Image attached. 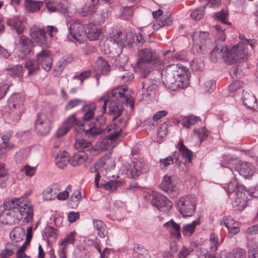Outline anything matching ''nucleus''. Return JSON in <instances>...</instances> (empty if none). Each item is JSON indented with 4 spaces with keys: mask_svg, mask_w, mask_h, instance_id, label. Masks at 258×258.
<instances>
[{
    "mask_svg": "<svg viewBox=\"0 0 258 258\" xmlns=\"http://www.w3.org/2000/svg\"><path fill=\"white\" fill-rule=\"evenodd\" d=\"M128 92V88L125 86L117 87L106 92L99 99V102H103L102 112L106 111L107 103L109 114L112 116L113 120L121 114L123 110L122 102L125 101V104L133 109L134 106V99Z\"/></svg>",
    "mask_w": 258,
    "mask_h": 258,
    "instance_id": "nucleus-1",
    "label": "nucleus"
},
{
    "mask_svg": "<svg viewBox=\"0 0 258 258\" xmlns=\"http://www.w3.org/2000/svg\"><path fill=\"white\" fill-rule=\"evenodd\" d=\"M188 70L180 63L171 64L162 72L163 82L169 89L176 91L189 85Z\"/></svg>",
    "mask_w": 258,
    "mask_h": 258,
    "instance_id": "nucleus-2",
    "label": "nucleus"
},
{
    "mask_svg": "<svg viewBox=\"0 0 258 258\" xmlns=\"http://www.w3.org/2000/svg\"><path fill=\"white\" fill-rule=\"evenodd\" d=\"M138 57L134 70L140 77H146L151 72V65L157 59L156 52L148 48L141 49L138 51Z\"/></svg>",
    "mask_w": 258,
    "mask_h": 258,
    "instance_id": "nucleus-3",
    "label": "nucleus"
},
{
    "mask_svg": "<svg viewBox=\"0 0 258 258\" xmlns=\"http://www.w3.org/2000/svg\"><path fill=\"white\" fill-rule=\"evenodd\" d=\"M25 97L22 93H13L8 100V106L10 109L9 118L10 121L17 122L24 113Z\"/></svg>",
    "mask_w": 258,
    "mask_h": 258,
    "instance_id": "nucleus-4",
    "label": "nucleus"
},
{
    "mask_svg": "<svg viewBox=\"0 0 258 258\" xmlns=\"http://www.w3.org/2000/svg\"><path fill=\"white\" fill-rule=\"evenodd\" d=\"M54 120V115L52 111H42L37 114L35 121V130L41 136L48 135Z\"/></svg>",
    "mask_w": 258,
    "mask_h": 258,
    "instance_id": "nucleus-5",
    "label": "nucleus"
},
{
    "mask_svg": "<svg viewBox=\"0 0 258 258\" xmlns=\"http://www.w3.org/2000/svg\"><path fill=\"white\" fill-rule=\"evenodd\" d=\"M197 200L192 196H184L176 203L177 208L183 217H190L195 213Z\"/></svg>",
    "mask_w": 258,
    "mask_h": 258,
    "instance_id": "nucleus-6",
    "label": "nucleus"
},
{
    "mask_svg": "<svg viewBox=\"0 0 258 258\" xmlns=\"http://www.w3.org/2000/svg\"><path fill=\"white\" fill-rule=\"evenodd\" d=\"M209 34L207 32L194 33L192 40L194 42L193 51L198 53H204L208 51L213 46L212 40L209 37Z\"/></svg>",
    "mask_w": 258,
    "mask_h": 258,
    "instance_id": "nucleus-7",
    "label": "nucleus"
},
{
    "mask_svg": "<svg viewBox=\"0 0 258 258\" xmlns=\"http://www.w3.org/2000/svg\"><path fill=\"white\" fill-rule=\"evenodd\" d=\"M107 39L112 42L113 44L117 45L119 49L123 47L129 46L133 42L131 34H126L117 30H113L109 33Z\"/></svg>",
    "mask_w": 258,
    "mask_h": 258,
    "instance_id": "nucleus-8",
    "label": "nucleus"
},
{
    "mask_svg": "<svg viewBox=\"0 0 258 258\" xmlns=\"http://www.w3.org/2000/svg\"><path fill=\"white\" fill-rule=\"evenodd\" d=\"M257 42L255 39H245V41L238 43L233 46L239 61L244 60L248 57L249 51L252 50L256 46Z\"/></svg>",
    "mask_w": 258,
    "mask_h": 258,
    "instance_id": "nucleus-9",
    "label": "nucleus"
},
{
    "mask_svg": "<svg viewBox=\"0 0 258 258\" xmlns=\"http://www.w3.org/2000/svg\"><path fill=\"white\" fill-rule=\"evenodd\" d=\"M19 203L20 205L19 207H17V213L20 214L19 216H17V218H19V222L22 219L25 223L31 222L33 217V210L28 199L25 197L23 199V201L19 202Z\"/></svg>",
    "mask_w": 258,
    "mask_h": 258,
    "instance_id": "nucleus-10",
    "label": "nucleus"
},
{
    "mask_svg": "<svg viewBox=\"0 0 258 258\" xmlns=\"http://www.w3.org/2000/svg\"><path fill=\"white\" fill-rule=\"evenodd\" d=\"M152 196L151 203L160 211L167 212L172 208V202L165 196L159 193H154Z\"/></svg>",
    "mask_w": 258,
    "mask_h": 258,
    "instance_id": "nucleus-11",
    "label": "nucleus"
},
{
    "mask_svg": "<svg viewBox=\"0 0 258 258\" xmlns=\"http://www.w3.org/2000/svg\"><path fill=\"white\" fill-rule=\"evenodd\" d=\"M71 36L76 41L82 42L86 38L87 31L84 25L79 20H75L69 27Z\"/></svg>",
    "mask_w": 258,
    "mask_h": 258,
    "instance_id": "nucleus-12",
    "label": "nucleus"
},
{
    "mask_svg": "<svg viewBox=\"0 0 258 258\" xmlns=\"http://www.w3.org/2000/svg\"><path fill=\"white\" fill-rule=\"evenodd\" d=\"M36 59L39 64L42 66L46 72H49L52 67V56L50 50L43 49L38 52L36 55Z\"/></svg>",
    "mask_w": 258,
    "mask_h": 258,
    "instance_id": "nucleus-13",
    "label": "nucleus"
},
{
    "mask_svg": "<svg viewBox=\"0 0 258 258\" xmlns=\"http://www.w3.org/2000/svg\"><path fill=\"white\" fill-rule=\"evenodd\" d=\"M247 198L245 193V187L240 186L236 191L232 206L236 210H243L247 206Z\"/></svg>",
    "mask_w": 258,
    "mask_h": 258,
    "instance_id": "nucleus-14",
    "label": "nucleus"
},
{
    "mask_svg": "<svg viewBox=\"0 0 258 258\" xmlns=\"http://www.w3.org/2000/svg\"><path fill=\"white\" fill-rule=\"evenodd\" d=\"M161 188L169 193L171 197H174L179 194L176 187V182L172 176L165 175L161 184Z\"/></svg>",
    "mask_w": 258,
    "mask_h": 258,
    "instance_id": "nucleus-15",
    "label": "nucleus"
},
{
    "mask_svg": "<svg viewBox=\"0 0 258 258\" xmlns=\"http://www.w3.org/2000/svg\"><path fill=\"white\" fill-rule=\"evenodd\" d=\"M126 123V119H121L119 122H113L108 125L106 130L109 133L107 137L110 141H114L118 137L122 131V128L125 126Z\"/></svg>",
    "mask_w": 258,
    "mask_h": 258,
    "instance_id": "nucleus-16",
    "label": "nucleus"
},
{
    "mask_svg": "<svg viewBox=\"0 0 258 258\" xmlns=\"http://www.w3.org/2000/svg\"><path fill=\"white\" fill-rule=\"evenodd\" d=\"M34 47L33 41L28 37L24 35L20 36L18 43V48L23 56L30 54L33 51Z\"/></svg>",
    "mask_w": 258,
    "mask_h": 258,
    "instance_id": "nucleus-17",
    "label": "nucleus"
},
{
    "mask_svg": "<svg viewBox=\"0 0 258 258\" xmlns=\"http://www.w3.org/2000/svg\"><path fill=\"white\" fill-rule=\"evenodd\" d=\"M30 35L31 38L39 45L42 46H49L50 42L47 39L46 31L43 29L37 30H30Z\"/></svg>",
    "mask_w": 258,
    "mask_h": 258,
    "instance_id": "nucleus-18",
    "label": "nucleus"
},
{
    "mask_svg": "<svg viewBox=\"0 0 258 258\" xmlns=\"http://www.w3.org/2000/svg\"><path fill=\"white\" fill-rule=\"evenodd\" d=\"M158 86V81L155 79H146L142 83V95L143 98H146L154 94Z\"/></svg>",
    "mask_w": 258,
    "mask_h": 258,
    "instance_id": "nucleus-19",
    "label": "nucleus"
},
{
    "mask_svg": "<svg viewBox=\"0 0 258 258\" xmlns=\"http://www.w3.org/2000/svg\"><path fill=\"white\" fill-rule=\"evenodd\" d=\"M100 178V173L99 172L96 173L95 177V184L96 186L97 187H99V186L102 187L110 192L115 191L117 187L121 186L123 183V182L120 180H111L107 182L101 183L100 186H99V181Z\"/></svg>",
    "mask_w": 258,
    "mask_h": 258,
    "instance_id": "nucleus-20",
    "label": "nucleus"
},
{
    "mask_svg": "<svg viewBox=\"0 0 258 258\" xmlns=\"http://www.w3.org/2000/svg\"><path fill=\"white\" fill-rule=\"evenodd\" d=\"M241 100L244 106L247 109L254 111L257 108L256 99L251 92L243 91Z\"/></svg>",
    "mask_w": 258,
    "mask_h": 258,
    "instance_id": "nucleus-21",
    "label": "nucleus"
},
{
    "mask_svg": "<svg viewBox=\"0 0 258 258\" xmlns=\"http://www.w3.org/2000/svg\"><path fill=\"white\" fill-rule=\"evenodd\" d=\"M14 210H5L0 216V221L4 224L15 225L19 223V218L15 217Z\"/></svg>",
    "mask_w": 258,
    "mask_h": 258,
    "instance_id": "nucleus-22",
    "label": "nucleus"
},
{
    "mask_svg": "<svg viewBox=\"0 0 258 258\" xmlns=\"http://www.w3.org/2000/svg\"><path fill=\"white\" fill-rule=\"evenodd\" d=\"M11 135L10 134H2L0 135V153L6 154L9 150L14 149L15 146L10 142Z\"/></svg>",
    "mask_w": 258,
    "mask_h": 258,
    "instance_id": "nucleus-23",
    "label": "nucleus"
},
{
    "mask_svg": "<svg viewBox=\"0 0 258 258\" xmlns=\"http://www.w3.org/2000/svg\"><path fill=\"white\" fill-rule=\"evenodd\" d=\"M7 23L11 29L16 32L18 34L23 33L24 29V22L17 17H14L8 20Z\"/></svg>",
    "mask_w": 258,
    "mask_h": 258,
    "instance_id": "nucleus-24",
    "label": "nucleus"
},
{
    "mask_svg": "<svg viewBox=\"0 0 258 258\" xmlns=\"http://www.w3.org/2000/svg\"><path fill=\"white\" fill-rule=\"evenodd\" d=\"M88 159V155L84 151H79L74 154L70 158V164L73 166H77L85 163Z\"/></svg>",
    "mask_w": 258,
    "mask_h": 258,
    "instance_id": "nucleus-25",
    "label": "nucleus"
},
{
    "mask_svg": "<svg viewBox=\"0 0 258 258\" xmlns=\"http://www.w3.org/2000/svg\"><path fill=\"white\" fill-rule=\"evenodd\" d=\"M239 174L245 178L251 177L253 173L252 166L248 162L241 163L236 167Z\"/></svg>",
    "mask_w": 258,
    "mask_h": 258,
    "instance_id": "nucleus-26",
    "label": "nucleus"
},
{
    "mask_svg": "<svg viewBox=\"0 0 258 258\" xmlns=\"http://www.w3.org/2000/svg\"><path fill=\"white\" fill-rule=\"evenodd\" d=\"M60 190L59 185L57 184H51L47 187L43 192V199L45 201H51L56 198V195Z\"/></svg>",
    "mask_w": 258,
    "mask_h": 258,
    "instance_id": "nucleus-27",
    "label": "nucleus"
},
{
    "mask_svg": "<svg viewBox=\"0 0 258 258\" xmlns=\"http://www.w3.org/2000/svg\"><path fill=\"white\" fill-rule=\"evenodd\" d=\"M143 169L142 163L137 159L133 160L130 165V175L131 178L135 179L142 173Z\"/></svg>",
    "mask_w": 258,
    "mask_h": 258,
    "instance_id": "nucleus-28",
    "label": "nucleus"
},
{
    "mask_svg": "<svg viewBox=\"0 0 258 258\" xmlns=\"http://www.w3.org/2000/svg\"><path fill=\"white\" fill-rule=\"evenodd\" d=\"M70 158L69 154L66 151L59 152L55 157V162L56 166L61 169H63L70 163Z\"/></svg>",
    "mask_w": 258,
    "mask_h": 258,
    "instance_id": "nucleus-29",
    "label": "nucleus"
},
{
    "mask_svg": "<svg viewBox=\"0 0 258 258\" xmlns=\"http://www.w3.org/2000/svg\"><path fill=\"white\" fill-rule=\"evenodd\" d=\"M164 227L170 233L171 235L179 239L181 237L180 232V227L179 224L176 223L173 220L165 223Z\"/></svg>",
    "mask_w": 258,
    "mask_h": 258,
    "instance_id": "nucleus-30",
    "label": "nucleus"
},
{
    "mask_svg": "<svg viewBox=\"0 0 258 258\" xmlns=\"http://www.w3.org/2000/svg\"><path fill=\"white\" fill-rule=\"evenodd\" d=\"M86 37L90 40L93 41L98 39L102 32L100 28L97 27L94 24L90 23L87 25Z\"/></svg>",
    "mask_w": 258,
    "mask_h": 258,
    "instance_id": "nucleus-31",
    "label": "nucleus"
},
{
    "mask_svg": "<svg viewBox=\"0 0 258 258\" xmlns=\"http://www.w3.org/2000/svg\"><path fill=\"white\" fill-rule=\"evenodd\" d=\"M93 224L97 235L100 238H104L108 233L107 227L105 223L100 220L94 219Z\"/></svg>",
    "mask_w": 258,
    "mask_h": 258,
    "instance_id": "nucleus-32",
    "label": "nucleus"
},
{
    "mask_svg": "<svg viewBox=\"0 0 258 258\" xmlns=\"http://www.w3.org/2000/svg\"><path fill=\"white\" fill-rule=\"evenodd\" d=\"M177 148L183 158L187 160L188 163H191L192 160V152L184 146L182 139L179 140Z\"/></svg>",
    "mask_w": 258,
    "mask_h": 258,
    "instance_id": "nucleus-33",
    "label": "nucleus"
},
{
    "mask_svg": "<svg viewBox=\"0 0 258 258\" xmlns=\"http://www.w3.org/2000/svg\"><path fill=\"white\" fill-rule=\"evenodd\" d=\"M178 160V154L174 153L172 156H169L163 159H160L159 160V166L161 170H166L167 167L173 164L174 162Z\"/></svg>",
    "mask_w": 258,
    "mask_h": 258,
    "instance_id": "nucleus-34",
    "label": "nucleus"
},
{
    "mask_svg": "<svg viewBox=\"0 0 258 258\" xmlns=\"http://www.w3.org/2000/svg\"><path fill=\"white\" fill-rule=\"evenodd\" d=\"M226 63L228 64L236 63L239 62L237 53L233 50V47L229 49L226 47V51L223 52V57Z\"/></svg>",
    "mask_w": 258,
    "mask_h": 258,
    "instance_id": "nucleus-35",
    "label": "nucleus"
},
{
    "mask_svg": "<svg viewBox=\"0 0 258 258\" xmlns=\"http://www.w3.org/2000/svg\"><path fill=\"white\" fill-rule=\"evenodd\" d=\"M96 107V106L94 103H91L85 105L82 108V110L84 112L82 117L84 120L88 121L93 117L94 116V112Z\"/></svg>",
    "mask_w": 258,
    "mask_h": 258,
    "instance_id": "nucleus-36",
    "label": "nucleus"
},
{
    "mask_svg": "<svg viewBox=\"0 0 258 258\" xmlns=\"http://www.w3.org/2000/svg\"><path fill=\"white\" fill-rule=\"evenodd\" d=\"M201 223L200 220L198 218L192 223L183 225L182 229V233L183 235L190 236L195 232L197 226Z\"/></svg>",
    "mask_w": 258,
    "mask_h": 258,
    "instance_id": "nucleus-37",
    "label": "nucleus"
},
{
    "mask_svg": "<svg viewBox=\"0 0 258 258\" xmlns=\"http://www.w3.org/2000/svg\"><path fill=\"white\" fill-rule=\"evenodd\" d=\"M224 51H226V46L216 45L211 52V60L213 62H216L218 59L223 58Z\"/></svg>",
    "mask_w": 258,
    "mask_h": 258,
    "instance_id": "nucleus-38",
    "label": "nucleus"
},
{
    "mask_svg": "<svg viewBox=\"0 0 258 258\" xmlns=\"http://www.w3.org/2000/svg\"><path fill=\"white\" fill-rule=\"evenodd\" d=\"M39 66L37 60L31 59L27 60L25 67L28 70V75H33L39 70Z\"/></svg>",
    "mask_w": 258,
    "mask_h": 258,
    "instance_id": "nucleus-39",
    "label": "nucleus"
},
{
    "mask_svg": "<svg viewBox=\"0 0 258 258\" xmlns=\"http://www.w3.org/2000/svg\"><path fill=\"white\" fill-rule=\"evenodd\" d=\"M24 197L19 198L13 199L10 201L5 202L3 204V207L5 210H14L17 213V207L19 206V202L23 201Z\"/></svg>",
    "mask_w": 258,
    "mask_h": 258,
    "instance_id": "nucleus-40",
    "label": "nucleus"
},
{
    "mask_svg": "<svg viewBox=\"0 0 258 258\" xmlns=\"http://www.w3.org/2000/svg\"><path fill=\"white\" fill-rule=\"evenodd\" d=\"M25 6L27 10L30 12L35 13L40 10L42 3L41 2L25 0Z\"/></svg>",
    "mask_w": 258,
    "mask_h": 258,
    "instance_id": "nucleus-41",
    "label": "nucleus"
},
{
    "mask_svg": "<svg viewBox=\"0 0 258 258\" xmlns=\"http://www.w3.org/2000/svg\"><path fill=\"white\" fill-rule=\"evenodd\" d=\"M23 67L21 65H17L11 67L9 66L7 70L9 71L8 74L12 77H17L19 79L22 78L23 76Z\"/></svg>",
    "mask_w": 258,
    "mask_h": 258,
    "instance_id": "nucleus-42",
    "label": "nucleus"
},
{
    "mask_svg": "<svg viewBox=\"0 0 258 258\" xmlns=\"http://www.w3.org/2000/svg\"><path fill=\"white\" fill-rule=\"evenodd\" d=\"M75 147L79 151H84L86 152V151H89L91 147V144L83 139H80L76 141Z\"/></svg>",
    "mask_w": 258,
    "mask_h": 258,
    "instance_id": "nucleus-43",
    "label": "nucleus"
},
{
    "mask_svg": "<svg viewBox=\"0 0 258 258\" xmlns=\"http://www.w3.org/2000/svg\"><path fill=\"white\" fill-rule=\"evenodd\" d=\"M89 128L85 130V134L89 137H95L99 135L103 130L93 122L88 124Z\"/></svg>",
    "mask_w": 258,
    "mask_h": 258,
    "instance_id": "nucleus-44",
    "label": "nucleus"
},
{
    "mask_svg": "<svg viewBox=\"0 0 258 258\" xmlns=\"http://www.w3.org/2000/svg\"><path fill=\"white\" fill-rule=\"evenodd\" d=\"M220 245L218 235L214 232L210 235L209 246L211 252L216 253Z\"/></svg>",
    "mask_w": 258,
    "mask_h": 258,
    "instance_id": "nucleus-45",
    "label": "nucleus"
},
{
    "mask_svg": "<svg viewBox=\"0 0 258 258\" xmlns=\"http://www.w3.org/2000/svg\"><path fill=\"white\" fill-rule=\"evenodd\" d=\"M240 186L241 185H239L237 179L235 177H233L227 184H224L223 187L225 189L227 194L229 195L234 191H236Z\"/></svg>",
    "mask_w": 258,
    "mask_h": 258,
    "instance_id": "nucleus-46",
    "label": "nucleus"
},
{
    "mask_svg": "<svg viewBox=\"0 0 258 258\" xmlns=\"http://www.w3.org/2000/svg\"><path fill=\"white\" fill-rule=\"evenodd\" d=\"M92 4L89 5H86L82 9L79 10V13L81 14L83 16H87L95 12V1L97 2L98 0H92Z\"/></svg>",
    "mask_w": 258,
    "mask_h": 258,
    "instance_id": "nucleus-47",
    "label": "nucleus"
},
{
    "mask_svg": "<svg viewBox=\"0 0 258 258\" xmlns=\"http://www.w3.org/2000/svg\"><path fill=\"white\" fill-rule=\"evenodd\" d=\"M96 63L97 64L98 70L103 75L107 74L110 71V67L106 60L102 57H98Z\"/></svg>",
    "mask_w": 258,
    "mask_h": 258,
    "instance_id": "nucleus-48",
    "label": "nucleus"
},
{
    "mask_svg": "<svg viewBox=\"0 0 258 258\" xmlns=\"http://www.w3.org/2000/svg\"><path fill=\"white\" fill-rule=\"evenodd\" d=\"M200 118L198 116L194 115H190L189 116L185 117L182 122V124L183 126L186 128H190L192 125L196 124L199 121Z\"/></svg>",
    "mask_w": 258,
    "mask_h": 258,
    "instance_id": "nucleus-49",
    "label": "nucleus"
},
{
    "mask_svg": "<svg viewBox=\"0 0 258 258\" xmlns=\"http://www.w3.org/2000/svg\"><path fill=\"white\" fill-rule=\"evenodd\" d=\"M246 251L241 248L233 250L227 255V258H245Z\"/></svg>",
    "mask_w": 258,
    "mask_h": 258,
    "instance_id": "nucleus-50",
    "label": "nucleus"
},
{
    "mask_svg": "<svg viewBox=\"0 0 258 258\" xmlns=\"http://www.w3.org/2000/svg\"><path fill=\"white\" fill-rule=\"evenodd\" d=\"M205 6H202L194 11L190 14L191 18L196 21L202 19L204 15Z\"/></svg>",
    "mask_w": 258,
    "mask_h": 258,
    "instance_id": "nucleus-51",
    "label": "nucleus"
},
{
    "mask_svg": "<svg viewBox=\"0 0 258 258\" xmlns=\"http://www.w3.org/2000/svg\"><path fill=\"white\" fill-rule=\"evenodd\" d=\"M75 232H71L66 236L64 239L59 241V244L60 245L68 246L69 244H73L75 242Z\"/></svg>",
    "mask_w": 258,
    "mask_h": 258,
    "instance_id": "nucleus-52",
    "label": "nucleus"
},
{
    "mask_svg": "<svg viewBox=\"0 0 258 258\" xmlns=\"http://www.w3.org/2000/svg\"><path fill=\"white\" fill-rule=\"evenodd\" d=\"M25 233L24 230L21 228H15L10 233L11 237L16 241L22 239V237Z\"/></svg>",
    "mask_w": 258,
    "mask_h": 258,
    "instance_id": "nucleus-53",
    "label": "nucleus"
},
{
    "mask_svg": "<svg viewBox=\"0 0 258 258\" xmlns=\"http://www.w3.org/2000/svg\"><path fill=\"white\" fill-rule=\"evenodd\" d=\"M14 245L12 243L8 244L6 247L0 253L1 258H9L14 253L13 247Z\"/></svg>",
    "mask_w": 258,
    "mask_h": 258,
    "instance_id": "nucleus-54",
    "label": "nucleus"
},
{
    "mask_svg": "<svg viewBox=\"0 0 258 258\" xmlns=\"http://www.w3.org/2000/svg\"><path fill=\"white\" fill-rule=\"evenodd\" d=\"M216 253L213 252H209L204 248H200L198 250L199 258H216Z\"/></svg>",
    "mask_w": 258,
    "mask_h": 258,
    "instance_id": "nucleus-55",
    "label": "nucleus"
},
{
    "mask_svg": "<svg viewBox=\"0 0 258 258\" xmlns=\"http://www.w3.org/2000/svg\"><path fill=\"white\" fill-rule=\"evenodd\" d=\"M172 20L170 17H167L164 20H157L156 23L153 25L154 29H158L159 27L165 26H169L172 24Z\"/></svg>",
    "mask_w": 258,
    "mask_h": 258,
    "instance_id": "nucleus-56",
    "label": "nucleus"
},
{
    "mask_svg": "<svg viewBox=\"0 0 258 258\" xmlns=\"http://www.w3.org/2000/svg\"><path fill=\"white\" fill-rule=\"evenodd\" d=\"M111 161V159L108 155H105L102 157L100 160L95 164L94 167H91L90 170L91 172H94L96 170L97 167L103 166L104 165L108 164L109 161Z\"/></svg>",
    "mask_w": 258,
    "mask_h": 258,
    "instance_id": "nucleus-57",
    "label": "nucleus"
},
{
    "mask_svg": "<svg viewBox=\"0 0 258 258\" xmlns=\"http://www.w3.org/2000/svg\"><path fill=\"white\" fill-rule=\"evenodd\" d=\"M216 31V38L220 41H224L226 39V34L224 29L218 25L214 26Z\"/></svg>",
    "mask_w": 258,
    "mask_h": 258,
    "instance_id": "nucleus-58",
    "label": "nucleus"
},
{
    "mask_svg": "<svg viewBox=\"0 0 258 258\" xmlns=\"http://www.w3.org/2000/svg\"><path fill=\"white\" fill-rule=\"evenodd\" d=\"M217 18L223 24L231 25V23L227 21L228 13L224 11H221L216 14Z\"/></svg>",
    "mask_w": 258,
    "mask_h": 258,
    "instance_id": "nucleus-59",
    "label": "nucleus"
},
{
    "mask_svg": "<svg viewBox=\"0 0 258 258\" xmlns=\"http://www.w3.org/2000/svg\"><path fill=\"white\" fill-rule=\"evenodd\" d=\"M238 223L235 221L231 216H227L224 217L222 220L220 221V224L224 225L227 228L231 227L235 223Z\"/></svg>",
    "mask_w": 258,
    "mask_h": 258,
    "instance_id": "nucleus-60",
    "label": "nucleus"
},
{
    "mask_svg": "<svg viewBox=\"0 0 258 258\" xmlns=\"http://www.w3.org/2000/svg\"><path fill=\"white\" fill-rule=\"evenodd\" d=\"M63 124L69 127L70 130L75 124H78L75 115L73 114L69 116Z\"/></svg>",
    "mask_w": 258,
    "mask_h": 258,
    "instance_id": "nucleus-61",
    "label": "nucleus"
},
{
    "mask_svg": "<svg viewBox=\"0 0 258 258\" xmlns=\"http://www.w3.org/2000/svg\"><path fill=\"white\" fill-rule=\"evenodd\" d=\"M205 92H213L216 88V83L213 80H209L205 83L203 86Z\"/></svg>",
    "mask_w": 258,
    "mask_h": 258,
    "instance_id": "nucleus-62",
    "label": "nucleus"
},
{
    "mask_svg": "<svg viewBox=\"0 0 258 258\" xmlns=\"http://www.w3.org/2000/svg\"><path fill=\"white\" fill-rule=\"evenodd\" d=\"M57 1L56 0H46L45 5L48 11L49 12H54L57 11Z\"/></svg>",
    "mask_w": 258,
    "mask_h": 258,
    "instance_id": "nucleus-63",
    "label": "nucleus"
},
{
    "mask_svg": "<svg viewBox=\"0 0 258 258\" xmlns=\"http://www.w3.org/2000/svg\"><path fill=\"white\" fill-rule=\"evenodd\" d=\"M194 132L197 134L201 141L206 140L208 136V131L205 127L196 129Z\"/></svg>",
    "mask_w": 258,
    "mask_h": 258,
    "instance_id": "nucleus-64",
    "label": "nucleus"
}]
</instances>
